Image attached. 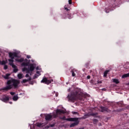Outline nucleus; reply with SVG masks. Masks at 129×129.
<instances>
[{
  "label": "nucleus",
  "instance_id": "f257e3e1",
  "mask_svg": "<svg viewBox=\"0 0 129 129\" xmlns=\"http://www.w3.org/2000/svg\"><path fill=\"white\" fill-rule=\"evenodd\" d=\"M82 97V93H81V90L79 88H75L74 91L72 92L71 94H69L67 98L69 99V101L74 102L76 99L81 100Z\"/></svg>",
  "mask_w": 129,
  "mask_h": 129
},
{
  "label": "nucleus",
  "instance_id": "f03ea898",
  "mask_svg": "<svg viewBox=\"0 0 129 129\" xmlns=\"http://www.w3.org/2000/svg\"><path fill=\"white\" fill-rule=\"evenodd\" d=\"M120 4H121V0H112L109 4L108 9H105V12L108 14L109 13V11H113V8L119 6Z\"/></svg>",
  "mask_w": 129,
  "mask_h": 129
},
{
  "label": "nucleus",
  "instance_id": "7ed1b4c3",
  "mask_svg": "<svg viewBox=\"0 0 129 129\" xmlns=\"http://www.w3.org/2000/svg\"><path fill=\"white\" fill-rule=\"evenodd\" d=\"M29 68H27L26 67H24L22 69L23 72H26L27 73L29 74L30 72H33L34 70H35V66H34V64L31 63L29 64Z\"/></svg>",
  "mask_w": 129,
  "mask_h": 129
},
{
  "label": "nucleus",
  "instance_id": "20e7f679",
  "mask_svg": "<svg viewBox=\"0 0 129 129\" xmlns=\"http://www.w3.org/2000/svg\"><path fill=\"white\" fill-rule=\"evenodd\" d=\"M13 80H9L7 82V86L3 88V90H5V91H8V90H11L13 88Z\"/></svg>",
  "mask_w": 129,
  "mask_h": 129
},
{
  "label": "nucleus",
  "instance_id": "39448f33",
  "mask_svg": "<svg viewBox=\"0 0 129 129\" xmlns=\"http://www.w3.org/2000/svg\"><path fill=\"white\" fill-rule=\"evenodd\" d=\"M64 15L65 17H63V19H66L68 18L70 20H71L72 16H71V13H70V10H69L67 7H64Z\"/></svg>",
  "mask_w": 129,
  "mask_h": 129
},
{
  "label": "nucleus",
  "instance_id": "423d86ee",
  "mask_svg": "<svg viewBox=\"0 0 129 129\" xmlns=\"http://www.w3.org/2000/svg\"><path fill=\"white\" fill-rule=\"evenodd\" d=\"M75 118V120L73 121H75V122L72 123L70 125V127H74V126H75L76 125H78V124H79V120L78 119H80V118H77V117H74V118Z\"/></svg>",
  "mask_w": 129,
  "mask_h": 129
},
{
  "label": "nucleus",
  "instance_id": "0eeeda50",
  "mask_svg": "<svg viewBox=\"0 0 129 129\" xmlns=\"http://www.w3.org/2000/svg\"><path fill=\"white\" fill-rule=\"evenodd\" d=\"M53 82V80H48L47 78L44 77L43 79L41 81V83H44V84H47V85H49L50 83H51V82Z\"/></svg>",
  "mask_w": 129,
  "mask_h": 129
},
{
  "label": "nucleus",
  "instance_id": "6e6552de",
  "mask_svg": "<svg viewBox=\"0 0 129 129\" xmlns=\"http://www.w3.org/2000/svg\"><path fill=\"white\" fill-rule=\"evenodd\" d=\"M12 85L13 87H14L15 89L18 88L19 84H20V81L16 79L12 80Z\"/></svg>",
  "mask_w": 129,
  "mask_h": 129
},
{
  "label": "nucleus",
  "instance_id": "1a4fd4ad",
  "mask_svg": "<svg viewBox=\"0 0 129 129\" xmlns=\"http://www.w3.org/2000/svg\"><path fill=\"white\" fill-rule=\"evenodd\" d=\"M56 112V114H53V115H52V117L54 118H56V117H57L59 114H61V113H65L64 110L60 109H57Z\"/></svg>",
  "mask_w": 129,
  "mask_h": 129
},
{
  "label": "nucleus",
  "instance_id": "9d476101",
  "mask_svg": "<svg viewBox=\"0 0 129 129\" xmlns=\"http://www.w3.org/2000/svg\"><path fill=\"white\" fill-rule=\"evenodd\" d=\"M9 57L11 58V59H15V57L16 58H18L19 57L18 56V53L14 52H9Z\"/></svg>",
  "mask_w": 129,
  "mask_h": 129
},
{
  "label": "nucleus",
  "instance_id": "9b49d317",
  "mask_svg": "<svg viewBox=\"0 0 129 129\" xmlns=\"http://www.w3.org/2000/svg\"><path fill=\"white\" fill-rule=\"evenodd\" d=\"M59 118L60 119H62V120H67L68 121L75 120V118H66V117L65 116H63V117H59Z\"/></svg>",
  "mask_w": 129,
  "mask_h": 129
},
{
  "label": "nucleus",
  "instance_id": "f8f14e48",
  "mask_svg": "<svg viewBox=\"0 0 129 129\" xmlns=\"http://www.w3.org/2000/svg\"><path fill=\"white\" fill-rule=\"evenodd\" d=\"M24 61V62H22L21 66H29L30 65V60L28 61V59L25 58Z\"/></svg>",
  "mask_w": 129,
  "mask_h": 129
},
{
  "label": "nucleus",
  "instance_id": "ddd939ff",
  "mask_svg": "<svg viewBox=\"0 0 129 129\" xmlns=\"http://www.w3.org/2000/svg\"><path fill=\"white\" fill-rule=\"evenodd\" d=\"M101 112H104V111H106L107 112H110V110L108 109V108L105 107H101Z\"/></svg>",
  "mask_w": 129,
  "mask_h": 129
},
{
  "label": "nucleus",
  "instance_id": "4468645a",
  "mask_svg": "<svg viewBox=\"0 0 129 129\" xmlns=\"http://www.w3.org/2000/svg\"><path fill=\"white\" fill-rule=\"evenodd\" d=\"M2 100L3 102H8L10 100V97H9V96H5L2 98Z\"/></svg>",
  "mask_w": 129,
  "mask_h": 129
},
{
  "label": "nucleus",
  "instance_id": "2eb2a0df",
  "mask_svg": "<svg viewBox=\"0 0 129 129\" xmlns=\"http://www.w3.org/2000/svg\"><path fill=\"white\" fill-rule=\"evenodd\" d=\"M11 66L14 69L13 71H14V73H17V72L18 71H19V70L18 69L17 67H16V65H15V64H13V63H11Z\"/></svg>",
  "mask_w": 129,
  "mask_h": 129
},
{
  "label": "nucleus",
  "instance_id": "dca6fc26",
  "mask_svg": "<svg viewBox=\"0 0 129 129\" xmlns=\"http://www.w3.org/2000/svg\"><path fill=\"white\" fill-rule=\"evenodd\" d=\"M89 116H91V114L90 113H88L85 114L82 118H80V119H86V118H88Z\"/></svg>",
  "mask_w": 129,
  "mask_h": 129
},
{
  "label": "nucleus",
  "instance_id": "f3484780",
  "mask_svg": "<svg viewBox=\"0 0 129 129\" xmlns=\"http://www.w3.org/2000/svg\"><path fill=\"white\" fill-rule=\"evenodd\" d=\"M45 120H52V117H53V116L48 114L46 115H45Z\"/></svg>",
  "mask_w": 129,
  "mask_h": 129
},
{
  "label": "nucleus",
  "instance_id": "a211bd4d",
  "mask_svg": "<svg viewBox=\"0 0 129 129\" xmlns=\"http://www.w3.org/2000/svg\"><path fill=\"white\" fill-rule=\"evenodd\" d=\"M75 71H76L75 69H72L71 71L72 73V76H73V77H75L76 76V74H75Z\"/></svg>",
  "mask_w": 129,
  "mask_h": 129
},
{
  "label": "nucleus",
  "instance_id": "6ab92c4d",
  "mask_svg": "<svg viewBox=\"0 0 129 129\" xmlns=\"http://www.w3.org/2000/svg\"><path fill=\"white\" fill-rule=\"evenodd\" d=\"M91 116H93V117H98V113H91Z\"/></svg>",
  "mask_w": 129,
  "mask_h": 129
},
{
  "label": "nucleus",
  "instance_id": "aec40b11",
  "mask_svg": "<svg viewBox=\"0 0 129 129\" xmlns=\"http://www.w3.org/2000/svg\"><path fill=\"white\" fill-rule=\"evenodd\" d=\"M24 59L23 58H21L20 59H18L16 58L15 59V61H16V62H19L20 63H22V62H24Z\"/></svg>",
  "mask_w": 129,
  "mask_h": 129
},
{
  "label": "nucleus",
  "instance_id": "412c9836",
  "mask_svg": "<svg viewBox=\"0 0 129 129\" xmlns=\"http://www.w3.org/2000/svg\"><path fill=\"white\" fill-rule=\"evenodd\" d=\"M110 71L109 70H106L104 73V77H106L107 76V74H108V72H109Z\"/></svg>",
  "mask_w": 129,
  "mask_h": 129
},
{
  "label": "nucleus",
  "instance_id": "4be33fe9",
  "mask_svg": "<svg viewBox=\"0 0 129 129\" xmlns=\"http://www.w3.org/2000/svg\"><path fill=\"white\" fill-rule=\"evenodd\" d=\"M10 75L11 74H7L5 76H3V77L5 79H9V77Z\"/></svg>",
  "mask_w": 129,
  "mask_h": 129
},
{
  "label": "nucleus",
  "instance_id": "5701e85b",
  "mask_svg": "<svg viewBox=\"0 0 129 129\" xmlns=\"http://www.w3.org/2000/svg\"><path fill=\"white\" fill-rule=\"evenodd\" d=\"M129 77V73L124 74L122 76V78H127Z\"/></svg>",
  "mask_w": 129,
  "mask_h": 129
},
{
  "label": "nucleus",
  "instance_id": "b1692460",
  "mask_svg": "<svg viewBox=\"0 0 129 129\" xmlns=\"http://www.w3.org/2000/svg\"><path fill=\"white\" fill-rule=\"evenodd\" d=\"M18 99H19V97L17 95L14 96L13 98V100L14 101H17V100H18Z\"/></svg>",
  "mask_w": 129,
  "mask_h": 129
},
{
  "label": "nucleus",
  "instance_id": "393cba45",
  "mask_svg": "<svg viewBox=\"0 0 129 129\" xmlns=\"http://www.w3.org/2000/svg\"><path fill=\"white\" fill-rule=\"evenodd\" d=\"M7 64V61L5 60H0V65H6Z\"/></svg>",
  "mask_w": 129,
  "mask_h": 129
},
{
  "label": "nucleus",
  "instance_id": "a878e982",
  "mask_svg": "<svg viewBox=\"0 0 129 129\" xmlns=\"http://www.w3.org/2000/svg\"><path fill=\"white\" fill-rule=\"evenodd\" d=\"M93 122L94 124H97V122H98V119H93Z\"/></svg>",
  "mask_w": 129,
  "mask_h": 129
},
{
  "label": "nucleus",
  "instance_id": "bb28decb",
  "mask_svg": "<svg viewBox=\"0 0 129 129\" xmlns=\"http://www.w3.org/2000/svg\"><path fill=\"white\" fill-rule=\"evenodd\" d=\"M8 61L10 62V65L14 64V58L9 59Z\"/></svg>",
  "mask_w": 129,
  "mask_h": 129
},
{
  "label": "nucleus",
  "instance_id": "cd10ccee",
  "mask_svg": "<svg viewBox=\"0 0 129 129\" xmlns=\"http://www.w3.org/2000/svg\"><path fill=\"white\" fill-rule=\"evenodd\" d=\"M113 82L114 83H116V84L119 83V81H118V80L116 79H114L113 80Z\"/></svg>",
  "mask_w": 129,
  "mask_h": 129
},
{
  "label": "nucleus",
  "instance_id": "c85d7f7f",
  "mask_svg": "<svg viewBox=\"0 0 129 129\" xmlns=\"http://www.w3.org/2000/svg\"><path fill=\"white\" fill-rule=\"evenodd\" d=\"M18 77L19 79H22V78H23V74H19L18 75Z\"/></svg>",
  "mask_w": 129,
  "mask_h": 129
},
{
  "label": "nucleus",
  "instance_id": "c756f323",
  "mask_svg": "<svg viewBox=\"0 0 129 129\" xmlns=\"http://www.w3.org/2000/svg\"><path fill=\"white\" fill-rule=\"evenodd\" d=\"M39 76H40V75H37V74H35L34 77H33V79H36L37 78H38V77H39Z\"/></svg>",
  "mask_w": 129,
  "mask_h": 129
},
{
  "label": "nucleus",
  "instance_id": "7c9ffc66",
  "mask_svg": "<svg viewBox=\"0 0 129 129\" xmlns=\"http://www.w3.org/2000/svg\"><path fill=\"white\" fill-rule=\"evenodd\" d=\"M36 126H37L38 127H40L42 126V123L37 122L36 123Z\"/></svg>",
  "mask_w": 129,
  "mask_h": 129
},
{
  "label": "nucleus",
  "instance_id": "2f4dec72",
  "mask_svg": "<svg viewBox=\"0 0 129 129\" xmlns=\"http://www.w3.org/2000/svg\"><path fill=\"white\" fill-rule=\"evenodd\" d=\"M118 105H119V106H122V105H123L122 102H120L117 103Z\"/></svg>",
  "mask_w": 129,
  "mask_h": 129
},
{
  "label": "nucleus",
  "instance_id": "473e14b6",
  "mask_svg": "<svg viewBox=\"0 0 129 129\" xmlns=\"http://www.w3.org/2000/svg\"><path fill=\"white\" fill-rule=\"evenodd\" d=\"M28 81H29L27 79H24L22 81L23 83H27V82H28Z\"/></svg>",
  "mask_w": 129,
  "mask_h": 129
},
{
  "label": "nucleus",
  "instance_id": "72a5a7b5",
  "mask_svg": "<svg viewBox=\"0 0 129 129\" xmlns=\"http://www.w3.org/2000/svg\"><path fill=\"white\" fill-rule=\"evenodd\" d=\"M72 113H73V114H79V113H78V112H75V111H73L72 112Z\"/></svg>",
  "mask_w": 129,
  "mask_h": 129
},
{
  "label": "nucleus",
  "instance_id": "f704fd0d",
  "mask_svg": "<svg viewBox=\"0 0 129 129\" xmlns=\"http://www.w3.org/2000/svg\"><path fill=\"white\" fill-rule=\"evenodd\" d=\"M7 69H8V66L5 64V66H4V70H7Z\"/></svg>",
  "mask_w": 129,
  "mask_h": 129
},
{
  "label": "nucleus",
  "instance_id": "c9c22d12",
  "mask_svg": "<svg viewBox=\"0 0 129 129\" xmlns=\"http://www.w3.org/2000/svg\"><path fill=\"white\" fill-rule=\"evenodd\" d=\"M69 5L72 4V0H69Z\"/></svg>",
  "mask_w": 129,
  "mask_h": 129
},
{
  "label": "nucleus",
  "instance_id": "e433bc0d",
  "mask_svg": "<svg viewBox=\"0 0 129 129\" xmlns=\"http://www.w3.org/2000/svg\"><path fill=\"white\" fill-rule=\"evenodd\" d=\"M50 127H53L55 126V124H51L50 125Z\"/></svg>",
  "mask_w": 129,
  "mask_h": 129
},
{
  "label": "nucleus",
  "instance_id": "4c0bfd02",
  "mask_svg": "<svg viewBox=\"0 0 129 129\" xmlns=\"http://www.w3.org/2000/svg\"><path fill=\"white\" fill-rule=\"evenodd\" d=\"M101 90L102 91H106V89L105 88H104L102 89Z\"/></svg>",
  "mask_w": 129,
  "mask_h": 129
},
{
  "label": "nucleus",
  "instance_id": "58836bf2",
  "mask_svg": "<svg viewBox=\"0 0 129 129\" xmlns=\"http://www.w3.org/2000/svg\"><path fill=\"white\" fill-rule=\"evenodd\" d=\"M10 94H11V95H14L15 94V92H11Z\"/></svg>",
  "mask_w": 129,
  "mask_h": 129
},
{
  "label": "nucleus",
  "instance_id": "ea45409f",
  "mask_svg": "<svg viewBox=\"0 0 129 129\" xmlns=\"http://www.w3.org/2000/svg\"><path fill=\"white\" fill-rule=\"evenodd\" d=\"M97 82L99 84H101V83H102V82L101 81H98Z\"/></svg>",
  "mask_w": 129,
  "mask_h": 129
},
{
  "label": "nucleus",
  "instance_id": "a19ab883",
  "mask_svg": "<svg viewBox=\"0 0 129 129\" xmlns=\"http://www.w3.org/2000/svg\"><path fill=\"white\" fill-rule=\"evenodd\" d=\"M27 58L28 59L31 58V55H27Z\"/></svg>",
  "mask_w": 129,
  "mask_h": 129
},
{
  "label": "nucleus",
  "instance_id": "79ce46f5",
  "mask_svg": "<svg viewBox=\"0 0 129 129\" xmlns=\"http://www.w3.org/2000/svg\"><path fill=\"white\" fill-rule=\"evenodd\" d=\"M58 95H59V94L58 93V92H56L55 93V96L57 97L58 96Z\"/></svg>",
  "mask_w": 129,
  "mask_h": 129
},
{
  "label": "nucleus",
  "instance_id": "37998d69",
  "mask_svg": "<svg viewBox=\"0 0 129 129\" xmlns=\"http://www.w3.org/2000/svg\"><path fill=\"white\" fill-rule=\"evenodd\" d=\"M87 79H90V78H91L90 76H88L87 77Z\"/></svg>",
  "mask_w": 129,
  "mask_h": 129
},
{
  "label": "nucleus",
  "instance_id": "c03bdc74",
  "mask_svg": "<svg viewBox=\"0 0 129 129\" xmlns=\"http://www.w3.org/2000/svg\"><path fill=\"white\" fill-rule=\"evenodd\" d=\"M27 80H28V81H31V80H32V78L30 77L28 79H27Z\"/></svg>",
  "mask_w": 129,
  "mask_h": 129
},
{
  "label": "nucleus",
  "instance_id": "a18cd8bd",
  "mask_svg": "<svg viewBox=\"0 0 129 129\" xmlns=\"http://www.w3.org/2000/svg\"><path fill=\"white\" fill-rule=\"evenodd\" d=\"M36 74H39V75H40V72L39 71H37Z\"/></svg>",
  "mask_w": 129,
  "mask_h": 129
},
{
  "label": "nucleus",
  "instance_id": "49530a36",
  "mask_svg": "<svg viewBox=\"0 0 129 129\" xmlns=\"http://www.w3.org/2000/svg\"><path fill=\"white\" fill-rule=\"evenodd\" d=\"M29 77V76L28 74H26V76H25V77Z\"/></svg>",
  "mask_w": 129,
  "mask_h": 129
},
{
  "label": "nucleus",
  "instance_id": "de8ad7c7",
  "mask_svg": "<svg viewBox=\"0 0 129 129\" xmlns=\"http://www.w3.org/2000/svg\"><path fill=\"white\" fill-rule=\"evenodd\" d=\"M9 103H10V104H13V102H9Z\"/></svg>",
  "mask_w": 129,
  "mask_h": 129
},
{
  "label": "nucleus",
  "instance_id": "09e8293b",
  "mask_svg": "<svg viewBox=\"0 0 129 129\" xmlns=\"http://www.w3.org/2000/svg\"><path fill=\"white\" fill-rule=\"evenodd\" d=\"M70 90H71V89L70 88V89L68 90V92H70Z\"/></svg>",
  "mask_w": 129,
  "mask_h": 129
},
{
  "label": "nucleus",
  "instance_id": "8fccbe9b",
  "mask_svg": "<svg viewBox=\"0 0 129 129\" xmlns=\"http://www.w3.org/2000/svg\"><path fill=\"white\" fill-rule=\"evenodd\" d=\"M79 129H84V128H80Z\"/></svg>",
  "mask_w": 129,
  "mask_h": 129
},
{
  "label": "nucleus",
  "instance_id": "3c124183",
  "mask_svg": "<svg viewBox=\"0 0 129 129\" xmlns=\"http://www.w3.org/2000/svg\"><path fill=\"white\" fill-rule=\"evenodd\" d=\"M47 128H49V126H47Z\"/></svg>",
  "mask_w": 129,
  "mask_h": 129
}]
</instances>
